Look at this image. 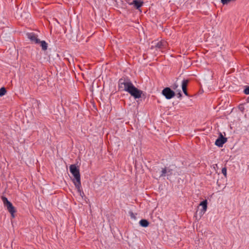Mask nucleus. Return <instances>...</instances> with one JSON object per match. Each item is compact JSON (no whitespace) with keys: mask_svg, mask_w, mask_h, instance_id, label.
Segmentation results:
<instances>
[{"mask_svg":"<svg viewBox=\"0 0 249 249\" xmlns=\"http://www.w3.org/2000/svg\"><path fill=\"white\" fill-rule=\"evenodd\" d=\"M40 44V46L42 48V50L46 51L48 48V44L45 41H40L39 40V43Z\"/></svg>","mask_w":249,"mask_h":249,"instance_id":"f8f14e48","label":"nucleus"},{"mask_svg":"<svg viewBox=\"0 0 249 249\" xmlns=\"http://www.w3.org/2000/svg\"><path fill=\"white\" fill-rule=\"evenodd\" d=\"M27 37L35 44L39 43V39L37 38V36L34 33H30L27 34Z\"/></svg>","mask_w":249,"mask_h":249,"instance_id":"0eeeda50","label":"nucleus"},{"mask_svg":"<svg viewBox=\"0 0 249 249\" xmlns=\"http://www.w3.org/2000/svg\"><path fill=\"white\" fill-rule=\"evenodd\" d=\"M227 141V139L224 137L221 133L218 138L216 140L215 144L219 147H222L223 145Z\"/></svg>","mask_w":249,"mask_h":249,"instance_id":"423d86ee","label":"nucleus"},{"mask_svg":"<svg viewBox=\"0 0 249 249\" xmlns=\"http://www.w3.org/2000/svg\"><path fill=\"white\" fill-rule=\"evenodd\" d=\"M244 92L246 94H249V86L247 87L244 90Z\"/></svg>","mask_w":249,"mask_h":249,"instance_id":"dca6fc26","label":"nucleus"},{"mask_svg":"<svg viewBox=\"0 0 249 249\" xmlns=\"http://www.w3.org/2000/svg\"><path fill=\"white\" fill-rule=\"evenodd\" d=\"M162 94L167 99H170L175 96V92L168 87L164 88L162 90Z\"/></svg>","mask_w":249,"mask_h":249,"instance_id":"39448f33","label":"nucleus"},{"mask_svg":"<svg viewBox=\"0 0 249 249\" xmlns=\"http://www.w3.org/2000/svg\"><path fill=\"white\" fill-rule=\"evenodd\" d=\"M70 171L74 177L72 181L80 195L83 197L84 194L82 190L79 169L75 164H72L70 166Z\"/></svg>","mask_w":249,"mask_h":249,"instance_id":"f03ea898","label":"nucleus"},{"mask_svg":"<svg viewBox=\"0 0 249 249\" xmlns=\"http://www.w3.org/2000/svg\"><path fill=\"white\" fill-rule=\"evenodd\" d=\"M1 199L4 206L6 207L7 210L10 213L12 217L14 218L15 217V213L16 212V210L15 207L13 206L12 203L10 202L6 197L2 196L1 197Z\"/></svg>","mask_w":249,"mask_h":249,"instance_id":"7ed1b4c3","label":"nucleus"},{"mask_svg":"<svg viewBox=\"0 0 249 249\" xmlns=\"http://www.w3.org/2000/svg\"><path fill=\"white\" fill-rule=\"evenodd\" d=\"M143 3V1H141V0H134L132 2L129 3L130 5H134L135 8L138 10H139L141 12V10L140 9V8L142 6Z\"/></svg>","mask_w":249,"mask_h":249,"instance_id":"1a4fd4ad","label":"nucleus"},{"mask_svg":"<svg viewBox=\"0 0 249 249\" xmlns=\"http://www.w3.org/2000/svg\"><path fill=\"white\" fill-rule=\"evenodd\" d=\"M189 81H190L188 79H184L182 82L181 85L183 93L187 96H189V94L187 92V86Z\"/></svg>","mask_w":249,"mask_h":249,"instance_id":"6e6552de","label":"nucleus"},{"mask_svg":"<svg viewBox=\"0 0 249 249\" xmlns=\"http://www.w3.org/2000/svg\"><path fill=\"white\" fill-rule=\"evenodd\" d=\"M247 101L248 102H249V97L247 98Z\"/></svg>","mask_w":249,"mask_h":249,"instance_id":"6ab92c4d","label":"nucleus"},{"mask_svg":"<svg viewBox=\"0 0 249 249\" xmlns=\"http://www.w3.org/2000/svg\"><path fill=\"white\" fill-rule=\"evenodd\" d=\"M154 45L151 47V49H155L156 51H161L162 52H164L167 46V43L166 41L161 40L158 42H152Z\"/></svg>","mask_w":249,"mask_h":249,"instance_id":"20e7f679","label":"nucleus"},{"mask_svg":"<svg viewBox=\"0 0 249 249\" xmlns=\"http://www.w3.org/2000/svg\"><path fill=\"white\" fill-rule=\"evenodd\" d=\"M6 93V90L5 88L2 87L0 89V96H2L5 94Z\"/></svg>","mask_w":249,"mask_h":249,"instance_id":"4468645a","label":"nucleus"},{"mask_svg":"<svg viewBox=\"0 0 249 249\" xmlns=\"http://www.w3.org/2000/svg\"><path fill=\"white\" fill-rule=\"evenodd\" d=\"M172 88L174 89H176L178 87V85L177 83H174L173 86H172Z\"/></svg>","mask_w":249,"mask_h":249,"instance_id":"f3484780","label":"nucleus"},{"mask_svg":"<svg viewBox=\"0 0 249 249\" xmlns=\"http://www.w3.org/2000/svg\"><path fill=\"white\" fill-rule=\"evenodd\" d=\"M178 97H181L182 96L180 90L179 91V92L178 93Z\"/></svg>","mask_w":249,"mask_h":249,"instance_id":"a211bd4d","label":"nucleus"},{"mask_svg":"<svg viewBox=\"0 0 249 249\" xmlns=\"http://www.w3.org/2000/svg\"><path fill=\"white\" fill-rule=\"evenodd\" d=\"M200 206H201L202 207V209L201 210L200 213V216L203 215L205 212L207 210V200L206 199L203 200V201L201 202V203L199 204Z\"/></svg>","mask_w":249,"mask_h":249,"instance_id":"9b49d317","label":"nucleus"},{"mask_svg":"<svg viewBox=\"0 0 249 249\" xmlns=\"http://www.w3.org/2000/svg\"><path fill=\"white\" fill-rule=\"evenodd\" d=\"M139 223H140V225L143 227H146L149 224V222L146 219L141 220Z\"/></svg>","mask_w":249,"mask_h":249,"instance_id":"ddd939ff","label":"nucleus"},{"mask_svg":"<svg viewBox=\"0 0 249 249\" xmlns=\"http://www.w3.org/2000/svg\"><path fill=\"white\" fill-rule=\"evenodd\" d=\"M222 173L225 176V177H227V168L226 167H224L222 169Z\"/></svg>","mask_w":249,"mask_h":249,"instance_id":"2eb2a0df","label":"nucleus"},{"mask_svg":"<svg viewBox=\"0 0 249 249\" xmlns=\"http://www.w3.org/2000/svg\"><path fill=\"white\" fill-rule=\"evenodd\" d=\"M172 174V169L164 167L162 168L161 174L160 175V177H165L166 175L167 176H171Z\"/></svg>","mask_w":249,"mask_h":249,"instance_id":"9d476101","label":"nucleus"},{"mask_svg":"<svg viewBox=\"0 0 249 249\" xmlns=\"http://www.w3.org/2000/svg\"><path fill=\"white\" fill-rule=\"evenodd\" d=\"M118 87L120 90L128 92L135 99L140 98L142 96V91L136 88L128 79L121 78L118 82Z\"/></svg>","mask_w":249,"mask_h":249,"instance_id":"f257e3e1","label":"nucleus"}]
</instances>
